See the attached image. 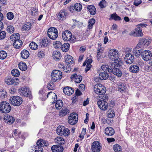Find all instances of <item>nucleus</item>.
<instances>
[{
  "instance_id": "obj_48",
  "label": "nucleus",
  "mask_w": 152,
  "mask_h": 152,
  "mask_svg": "<svg viewBox=\"0 0 152 152\" xmlns=\"http://www.w3.org/2000/svg\"><path fill=\"white\" fill-rule=\"evenodd\" d=\"M65 62L68 64H70L72 62V57L70 55H68L66 57H65Z\"/></svg>"
},
{
  "instance_id": "obj_32",
  "label": "nucleus",
  "mask_w": 152,
  "mask_h": 152,
  "mask_svg": "<svg viewBox=\"0 0 152 152\" xmlns=\"http://www.w3.org/2000/svg\"><path fill=\"white\" fill-rule=\"evenodd\" d=\"M70 47V44L68 43H65L62 45L61 47L63 52H66L68 51Z\"/></svg>"
},
{
  "instance_id": "obj_63",
  "label": "nucleus",
  "mask_w": 152,
  "mask_h": 152,
  "mask_svg": "<svg viewBox=\"0 0 152 152\" xmlns=\"http://www.w3.org/2000/svg\"><path fill=\"white\" fill-rule=\"evenodd\" d=\"M57 29L54 27H52L49 28L48 31V33H50L51 32H54L55 31H56Z\"/></svg>"
},
{
  "instance_id": "obj_57",
  "label": "nucleus",
  "mask_w": 152,
  "mask_h": 152,
  "mask_svg": "<svg viewBox=\"0 0 152 152\" xmlns=\"http://www.w3.org/2000/svg\"><path fill=\"white\" fill-rule=\"evenodd\" d=\"M62 131L63 132V133H64L63 135L66 136L69 134V130L68 129L63 128Z\"/></svg>"
},
{
  "instance_id": "obj_43",
  "label": "nucleus",
  "mask_w": 152,
  "mask_h": 152,
  "mask_svg": "<svg viewBox=\"0 0 152 152\" xmlns=\"http://www.w3.org/2000/svg\"><path fill=\"white\" fill-rule=\"evenodd\" d=\"M7 56V54L6 51L4 50L0 51V58L1 59H4L6 58Z\"/></svg>"
},
{
  "instance_id": "obj_26",
  "label": "nucleus",
  "mask_w": 152,
  "mask_h": 152,
  "mask_svg": "<svg viewBox=\"0 0 152 152\" xmlns=\"http://www.w3.org/2000/svg\"><path fill=\"white\" fill-rule=\"evenodd\" d=\"M150 41L145 39H140L139 42V43H141L140 44L141 45L143 48L146 47L150 44Z\"/></svg>"
},
{
  "instance_id": "obj_41",
  "label": "nucleus",
  "mask_w": 152,
  "mask_h": 152,
  "mask_svg": "<svg viewBox=\"0 0 152 152\" xmlns=\"http://www.w3.org/2000/svg\"><path fill=\"white\" fill-rule=\"evenodd\" d=\"M75 11L77 12L80 11L82 8V5L80 3H76L74 6Z\"/></svg>"
},
{
  "instance_id": "obj_27",
  "label": "nucleus",
  "mask_w": 152,
  "mask_h": 152,
  "mask_svg": "<svg viewBox=\"0 0 152 152\" xmlns=\"http://www.w3.org/2000/svg\"><path fill=\"white\" fill-rule=\"evenodd\" d=\"M69 113V111L68 109L66 107H63L60 112L59 115L60 116H65Z\"/></svg>"
},
{
  "instance_id": "obj_33",
  "label": "nucleus",
  "mask_w": 152,
  "mask_h": 152,
  "mask_svg": "<svg viewBox=\"0 0 152 152\" xmlns=\"http://www.w3.org/2000/svg\"><path fill=\"white\" fill-rule=\"evenodd\" d=\"M53 55L54 59L56 60H57L61 57V53L58 51H53Z\"/></svg>"
},
{
  "instance_id": "obj_47",
  "label": "nucleus",
  "mask_w": 152,
  "mask_h": 152,
  "mask_svg": "<svg viewBox=\"0 0 152 152\" xmlns=\"http://www.w3.org/2000/svg\"><path fill=\"white\" fill-rule=\"evenodd\" d=\"M20 38L19 34L18 33H16V34L12 35L10 36V39L12 41L19 39Z\"/></svg>"
},
{
  "instance_id": "obj_4",
  "label": "nucleus",
  "mask_w": 152,
  "mask_h": 152,
  "mask_svg": "<svg viewBox=\"0 0 152 152\" xmlns=\"http://www.w3.org/2000/svg\"><path fill=\"white\" fill-rule=\"evenodd\" d=\"M11 110V107L10 104L5 101L0 102V111L2 113H7Z\"/></svg>"
},
{
  "instance_id": "obj_64",
  "label": "nucleus",
  "mask_w": 152,
  "mask_h": 152,
  "mask_svg": "<svg viewBox=\"0 0 152 152\" xmlns=\"http://www.w3.org/2000/svg\"><path fill=\"white\" fill-rule=\"evenodd\" d=\"M91 65L90 64H87L85 69V72H87L91 68Z\"/></svg>"
},
{
  "instance_id": "obj_39",
  "label": "nucleus",
  "mask_w": 152,
  "mask_h": 152,
  "mask_svg": "<svg viewBox=\"0 0 152 152\" xmlns=\"http://www.w3.org/2000/svg\"><path fill=\"white\" fill-rule=\"evenodd\" d=\"M113 149L115 152H121L122 148L120 145L118 144L115 145L113 147Z\"/></svg>"
},
{
  "instance_id": "obj_44",
  "label": "nucleus",
  "mask_w": 152,
  "mask_h": 152,
  "mask_svg": "<svg viewBox=\"0 0 152 152\" xmlns=\"http://www.w3.org/2000/svg\"><path fill=\"white\" fill-rule=\"evenodd\" d=\"M12 75L15 77H17L19 76V71L17 69H14L11 71Z\"/></svg>"
},
{
  "instance_id": "obj_18",
  "label": "nucleus",
  "mask_w": 152,
  "mask_h": 152,
  "mask_svg": "<svg viewBox=\"0 0 152 152\" xmlns=\"http://www.w3.org/2000/svg\"><path fill=\"white\" fill-rule=\"evenodd\" d=\"M70 78L71 80L75 79V82L77 83H80L82 80V76L80 75H77L76 74H74L71 76Z\"/></svg>"
},
{
  "instance_id": "obj_55",
  "label": "nucleus",
  "mask_w": 152,
  "mask_h": 152,
  "mask_svg": "<svg viewBox=\"0 0 152 152\" xmlns=\"http://www.w3.org/2000/svg\"><path fill=\"white\" fill-rule=\"evenodd\" d=\"M7 96V93L6 91L3 90L0 91V97L1 98H4Z\"/></svg>"
},
{
  "instance_id": "obj_51",
  "label": "nucleus",
  "mask_w": 152,
  "mask_h": 152,
  "mask_svg": "<svg viewBox=\"0 0 152 152\" xmlns=\"http://www.w3.org/2000/svg\"><path fill=\"white\" fill-rule=\"evenodd\" d=\"M65 32H66V33L67 36L66 39H68V40H67L66 41H68L69 39L72 38V35L71 32L69 31L66 30L65 31Z\"/></svg>"
},
{
  "instance_id": "obj_31",
  "label": "nucleus",
  "mask_w": 152,
  "mask_h": 152,
  "mask_svg": "<svg viewBox=\"0 0 152 152\" xmlns=\"http://www.w3.org/2000/svg\"><path fill=\"white\" fill-rule=\"evenodd\" d=\"M87 8L91 14L92 15L95 14L96 12V9L94 6L92 5H88Z\"/></svg>"
},
{
  "instance_id": "obj_60",
  "label": "nucleus",
  "mask_w": 152,
  "mask_h": 152,
  "mask_svg": "<svg viewBox=\"0 0 152 152\" xmlns=\"http://www.w3.org/2000/svg\"><path fill=\"white\" fill-rule=\"evenodd\" d=\"M106 5V2L105 0L102 1L99 3V5L102 8L105 7Z\"/></svg>"
},
{
  "instance_id": "obj_9",
  "label": "nucleus",
  "mask_w": 152,
  "mask_h": 152,
  "mask_svg": "<svg viewBox=\"0 0 152 152\" xmlns=\"http://www.w3.org/2000/svg\"><path fill=\"white\" fill-rule=\"evenodd\" d=\"M10 100L11 104L15 106H19L23 102L22 98L18 96H15L11 97Z\"/></svg>"
},
{
  "instance_id": "obj_20",
  "label": "nucleus",
  "mask_w": 152,
  "mask_h": 152,
  "mask_svg": "<svg viewBox=\"0 0 152 152\" xmlns=\"http://www.w3.org/2000/svg\"><path fill=\"white\" fill-rule=\"evenodd\" d=\"M63 92L66 94L68 95H70L73 94L74 90L72 88L67 86L64 88Z\"/></svg>"
},
{
  "instance_id": "obj_42",
  "label": "nucleus",
  "mask_w": 152,
  "mask_h": 152,
  "mask_svg": "<svg viewBox=\"0 0 152 152\" xmlns=\"http://www.w3.org/2000/svg\"><path fill=\"white\" fill-rule=\"evenodd\" d=\"M29 46L31 49L33 50H36L38 48V46L37 44L34 42H32L30 43L29 44Z\"/></svg>"
},
{
  "instance_id": "obj_17",
  "label": "nucleus",
  "mask_w": 152,
  "mask_h": 152,
  "mask_svg": "<svg viewBox=\"0 0 152 152\" xmlns=\"http://www.w3.org/2000/svg\"><path fill=\"white\" fill-rule=\"evenodd\" d=\"M51 149L53 152H62L64 148L60 145H53Z\"/></svg>"
},
{
  "instance_id": "obj_7",
  "label": "nucleus",
  "mask_w": 152,
  "mask_h": 152,
  "mask_svg": "<svg viewBox=\"0 0 152 152\" xmlns=\"http://www.w3.org/2000/svg\"><path fill=\"white\" fill-rule=\"evenodd\" d=\"M105 99H104L103 100H99L97 102V104L101 110H105L108 107V104L106 102V101L108 99V96L106 97Z\"/></svg>"
},
{
  "instance_id": "obj_19",
  "label": "nucleus",
  "mask_w": 152,
  "mask_h": 152,
  "mask_svg": "<svg viewBox=\"0 0 152 152\" xmlns=\"http://www.w3.org/2000/svg\"><path fill=\"white\" fill-rule=\"evenodd\" d=\"M129 70L132 73H137L140 70L139 67L137 65L132 64L130 66Z\"/></svg>"
},
{
  "instance_id": "obj_36",
  "label": "nucleus",
  "mask_w": 152,
  "mask_h": 152,
  "mask_svg": "<svg viewBox=\"0 0 152 152\" xmlns=\"http://www.w3.org/2000/svg\"><path fill=\"white\" fill-rule=\"evenodd\" d=\"M19 68L22 70L25 71L27 69V66L24 62H20L18 64Z\"/></svg>"
},
{
  "instance_id": "obj_10",
  "label": "nucleus",
  "mask_w": 152,
  "mask_h": 152,
  "mask_svg": "<svg viewBox=\"0 0 152 152\" xmlns=\"http://www.w3.org/2000/svg\"><path fill=\"white\" fill-rule=\"evenodd\" d=\"M20 94L24 96L28 97L29 98H31V92L27 87H22L19 90Z\"/></svg>"
},
{
  "instance_id": "obj_59",
  "label": "nucleus",
  "mask_w": 152,
  "mask_h": 152,
  "mask_svg": "<svg viewBox=\"0 0 152 152\" xmlns=\"http://www.w3.org/2000/svg\"><path fill=\"white\" fill-rule=\"evenodd\" d=\"M6 33L5 31H2L0 32V39H4L6 36Z\"/></svg>"
},
{
  "instance_id": "obj_40",
  "label": "nucleus",
  "mask_w": 152,
  "mask_h": 152,
  "mask_svg": "<svg viewBox=\"0 0 152 152\" xmlns=\"http://www.w3.org/2000/svg\"><path fill=\"white\" fill-rule=\"evenodd\" d=\"M63 103L61 100H58L56 101L55 107L57 109H60L63 106Z\"/></svg>"
},
{
  "instance_id": "obj_61",
  "label": "nucleus",
  "mask_w": 152,
  "mask_h": 152,
  "mask_svg": "<svg viewBox=\"0 0 152 152\" xmlns=\"http://www.w3.org/2000/svg\"><path fill=\"white\" fill-rule=\"evenodd\" d=\"M64 10H62L58 14V15H59V17L60 18H62L63 17H64Z\"/></svg>"
},
{
  "instance_id": "obj_28",
  "label": "nucleus",
  "mask_w": 152,
  "mask_h": 152,
  "mask_svg": "<svg viewBox=\"0 0 152 152\" xmlns=\"http://www.w3.org/2000/svg\"><path fill=\"white\" fill-rule=\"evenodd\" d=\"M47 97H50L52 98L53 99L52 103H55L56 101L57 100V96L56 94L52 92H49L47 95Z\"/></svg>"
},
{
  "instance_id": "obj_25",
  "label": "nucleus",
  "mask_w": 152,
  "mask_h": 152,
  "mask_svg": "<svg viewBox=\"0 0 152 152\" xmlns=\"http://www.w3.org/2000/svg\"><path fill=\"white\" fill-rule=\"evenodd\" d=\"M58 35L57 30L56 31H54V32H51L50 33L48 34V36L50 39L53 40L55 39L57 37Z\"/></svg>"
},
{
  "instance_id": "obj_29",
  "label": "nucleus",
  "mask_w": 152,
  "mask_h": 152,
  "mask_svg": "<svg viewBox=\"0 0 152 152\" xmlns=\"http://www.w3.org/2000/svg\"><path fill=\"white\" fill-rule=\"evenodd\" d=\"M13 45L14 47L17 49L19 48L22 45V42L21 40L18 39L14 40Z\"/></svg>"
},
{
  "instance_id": "obj_46",
  "label": "nucleus",
  "mask_w": 152,
  "mask_h": 152,
  "mask_svg": "<svg viewBox=\"0 0 152 152\" xmlns=\"http://www.w3.org/2000/svg\"><path fill=\"white\" fill-rule=\"evenodd\" d=\"M95 22V20L94 18L90 19L88 21V28L89 29H91L93 25L94 24Z\"/></svg>"
},
{
  "instance_id": "obj_13",
  "label": "nucleus",
  "mask_w": 152,
  "mask_h": 152,
  "mask_svg": "<svg viewBox=\"0 0 152 152\" xmlns=\"http://www.w3.org/2000/svg\"><path fill=\"white\" fill-rule=\"evenodd\" d=\"M134 57L131 53H127L124 57L125 61L126 64H129L132 63L134 61Z\"/></svg>"
},
{
  "instance_id": "obj_23",
  "label": "nucleus",
  "mask_w": 152,
  "mask_h": 152,
  "mask_svg": "<svg viewBox=\"0 0 152 152\" xmlns=\"http://www.w3.org/2000/svg\"><path fill=\"white\" fill-rule=\"evenodd\" d=\"M126 87L124 84L121 83H120L118 86V90L122 93L126 92L127 91Z\"/></svg>"
},
{
  "instance_id": "obj_5",
  "label": "nucleus",
  "mask_w": 152,
  "mask_h": 152,
  "mask_svg": "<svg viewBox=\"0 0 152 152\" xmlns=\"http://www.w3.org/2000/svg\"><path fill=\"white\" fill-rule=\"evenodd\" d=\"M51 77L52 80L53 82H56V81L59 80L62 77V72L57 70H55L51 73Z\"/></svg>"
},
{
  "instance_id": "obj_12",
  "label": "nucleus",
  "mask_w": 152,
  "mask_h": 152,
  "mask_svg": "<svg viewBox=\"0 0 152 152\" xmlns=\"http://www.w3.org/2000/svg\"><path fill=\"white\" fill-rule=\"evenodd\" d=\"M151 56V52L149 50H145L142 53L141 57L145 61H147L150 60Z\"/></svg>"
},
{
  "instance_id": "obj_8",
  "label": "nucleus",
  "mask_w": 152,
  "mask_h": 152,
  "mask_svg": "<svg viewBox=\"0 0 152 152\" xmlns=\"http://www.w3.org/2000/svg\"><path fill=\"white\" fill-rule=\"evenodd\" d=\"M102 149V145L99 141H94L92 143L91 147L92 152H100Z\"/></svg>"
},
{
  "instance_id": "obj_50",
  "label": "nucleus",
  "mask_w": 152,
  "mask_h": 152,
  "mask_svg": "<svg viewBox=\"0 0 152 152\" xmlns=\"http://www.w3.org/2000/svg\"><path fill=\"white\" fill-rule=\"evenodd\" d=\"M133 53L137 57L140 56L141 54L142 53V52L139 51L138 50L133 49Z\"/></svg>"
},
{
  "instance_id": "obj_24",
  "label": "nucleus",
  "mask_w": 152,
  "mask_h": 152,
  "mask_svg": "<svg viewBox=\"0 0 152 152\" xmlns=\"http://www.w3.org/2000/svg\"><path fill=\"white\" fill-rule=\"evenodd\" d=\"M135 33H136L137 36L138 37H142L143 35L142 29L140 27H137L136 29L135 32L133 31H132L130 34V35H133Z\"/></svg>"
},
{
  "instance_id": "obj_53",
  "label": "nucleus",
  "mask_w": 152,
  "mask_h": 152,
  "mask_svg": "<svg viewBox=\"0 0 152 152\" xmlns=\"http://www.w3.org/2000/svg\"><path fill=\"white\" fill-rule=\"evenodd\" d=\"M7 17L9 20H11L14 18V15L12 12H10L7 14Z\"/></svg>"
},
{
  "instance_id": "obj_58",
  "label": "nucleus",
  "mask_w": 152,
  "mask_h": 152,
  "mask_svg": "<svg viewBox=\"0 0 152 152\" xmlns=\"http://www.w3.org/2000/svg\"><path fill=\"white\" fill-rule=\"evenodd\" d=\"M53 82H50L47 85V87L49 90H53L54 89V88L53 87Z\"/></svg>"
},
{
  "instance_id": "obj_21",
  "label": "nucleus",
  "mask_w": 152,
  "mask_h": 152,
  "mask_svg": "<svg viewBox=\"0 0 152 152\" xmlns=\"http://www.w3.org/2000/svg\"><path fill=\"white\" fill-rule=\"evenodd\" d=\"M49 43H50L49 39L47 37H45L42 39L40 44L42 47H46Z\"/></svg>"
},
{
  "instance_id": "obj_52",
  "label": "nucleus",
  "mask_w": 152,
  "mask_h": 152,
  "mask_svg": "<svg viewBox=\"0 0 152 152\" xmlns=\"http://www.w3.org/2000/svg\"><path fill=\"white\" fill-rule=\"evenodd\" d=\"M7 31L9 33H13L14 31V28L12 26L10 25L7 26Z\"/></svg>"
},
{
  "instance_id": "obj_1",
  "label": "nucleus",
  "mask_w": 152,
  "mask_h": 152,
  "mask_svg": "<svg viewBox=\"0 0 152 152\" xmlns=\"http://www.w3.org/2000/svg\"><path fill=\"white\" fill-rule=\"evenodd\" d=\"M119 63L113 62L111 63L109 66V69H108V72L109 73L113 72V74L118 77H120L122 76V72L120 70V68L123 64L122 62L121 65L118 66L117 65Z\"/></svg>"
},
{
  "instance_id": "obj_6",
  "label": "nucleus",
  "mask_w": 152,
  "mask_h": 152,
  "mask_svg": "<svg viewBox=\"0 0 152 152\" xmlns=\"http://www.w3.org/2000/svg\"><path fill=\"white\" fill-rule=\"evenodd\" d=\"M94 91L97 94L102 95L106 91V88L101 84L96 85L94 87Z\"/></svg>"
},
{
  "instance_id": "obj_56",
  "label": "nucleus",
  "mask_w": 152,
  "mask_h": 152,
  "mask_svg": "<svg viewBox=\"0 0 152 152\" xmlns=\"http://www.w3.org/2000/svg\"><path fill=\"white\" fill-rule=\"evenodd\" d=\"M115 116L114 111L113 110H111L109 113H108V117L109 118H112Z\"/></svg>"
},
{
  "instance_id": "obj_22",
  "label": "nucleus",
  "mask_w": 152,
  "mask_h": 152,
  "mask_svg": "<svg viewBox=\"0 0 152 152\" xmlns=\"http://www.w3.org/2000/svg\"><path fill=\"white\" fill-rule=\"evenodd\" d=\"M105 133L106 135L108 136H112L115 133L114 129L112 127H108L105 129Z\"/></svg>"
},
{
  "instance_id": "obj_16",
  "label": "nucleus",
  "mask_w": 152,
  "mask_h": 152,
  "mask_svg": "<svg viewBox=\"0 0 152 152\" xmlns=\"http://www.w3.org/2000/svg\"><path fill=\"white\" fill-rule=\"evenodd\" d=\"M4 121L7 124L10 125L12 124L15 121L14 118L8 115H7L4 118Z\"/></svg>"
},
{
  "instance_id": "obj_11",
  "label": "nucleus",
  "mask_w": 152,
  "mask_h": 152,
  "mask_svg": "<svg viewBox=\"0 0 152 152\" xmlns=\"http://www.w3.org/2000/svg\"><path fill=\"white\" fill-rule=\"evenodd\" d=\"M75 113H71L68 117V121L71 125H73L76 124L78 121V117Z\"/></svg>"
},
{
  "instance_id": "obj_34",
  "label": "nucleus",
  "mask_w": 152,
  "mask_h": 152,
  "mask_svg": "<svg viewBox=\"0 0 152 152\" xmlns=\"http://www.w3.org/2000/svg\"><path fill=\"white\" fill-rule=\"evenodd\" d=\"M55 142L60 145L64 144L65 143L64 139L61 137H57L55 140Z\"/></svg>"
},
{
  "instance_id": "obj_62",
  "label": "nucleus",
  "mask_w": 152,
  "mask_h": 152,
  "mask_svg": "<svg viewBox=\"0 0 152 152\" xmlns=\"http://www.w3.org/2000/svg\"><path fill=\"white\" fill-rule=\"evenodd\" d=\"M38 56L39 57L42 58L45 56L44 52L43 51H40L38 52Z\"/></svg>"
},
{
  "instance_id": "obj_37",
  "label": "nucleus",
  "mask_w": 152,
  "mask_h": 152,
  "mask_svg": "<svg viewBox=\"0 0 152 152\" xmlns=\"http://www.w3.org/2000/svg\"><path fill=\"white\" fill-rule=\"evenodd\" d=\"M111 19H114L115 20H119L121 19V18L120 17L118 16L116 13L115 12L112 14H111L110 18H109V20H110Z\"/></svg>"
},
{
  "instance_id": "obj_45",
  "label": "nucleus",
  "mask_w": 152,
  "mask_h": 152,
  "mask_svg": "<svg viewBox=\"0 0 152 152\" xmlns=\"http://www.w3.org/2000/svg\"><path fill=\"white\" fill-rule=\"evenodd\" d=\"M53 45L55 48L59 49L61 48L62 46V44L59 41H56L55 42H53Z\"/></svg>"
},
{
  "instance_id": "obj_30",
  "label": "nucleus",
  "mask_w": 152,
  "mask_h": 152,
  "mask_svg": "<svg viewBox=\"0 0 152 152\" xmlns=\"http://www.w3.org/2000/svg\"><path fill=\"white\" fill-rule=\"evenodd\" d=\"M21 57L24 59L27 58L29 56V52L26 50H24L21 52Z\"/></svg>"
},
{
  "instance_id": "obj_49",
  "label": "nucleus",
  "mask_w": 152,
  "mask_h": 152,
  "mask_svg": "<svg viewBox=\"0 0 152 152\" xmlns=\"http://www.w3.org/2000/svg\"><path fill=\"white\" fill-rule=\"evenodd\" d=\"M140 43H139L137 46L134 48L133 49L138 50L139 51L143 52V47L140 44Z\"/></svg>"
},
{
  "instance_id": "obj_2",
  "label": "nucleus",
  "mask_w": 152,
  "mask_h": 152,
  "mask_svg": "<svg viewBox=\"0 0 152 152\" xmlns=\"http://www.w3.org/2000/svg\"><path fill=\"white\" fill-rule=\"evenodd\" d=\"M109 57L111 60L114 61V62L119 63L117 64L119 66L121 65L122 62L121 58H119V54L118 50H111L109 51Z\"/></svg>"
},
{
  "instance_id": "obj_3",
  "label": "nucleus",
  "mask_w": 152,
  "mask_h": 152,
  "mask_svg": "<svg viewBox=\"0 0 152 152\" xmlns=\"http://www.w3.org/2000/svg\"><path fill=\"white\" fill-rule=\"evenodd\" d=\"M101 68L103 71L99 73V78L101 80H105L108 78L109 77L108 71L109 69V66L107 65H103L101 66Z\"/></svg>"
},
{
  "instance_id": "obj_54",
  "label": "nucleus",
  "mask_w": 152,
  "mask_h": 152,
  "mask_svg": "<svg viewBox=\"0 0 152 152\" xmlns=\"http://www.w3.org/2000/svg\"><path fill=\"white\" fill-rule=\"evenodd\" d=\"M63 128L61 127L57 128L56 129L57 133L59 135L62 136L64 134V133H63V132L62 131Z\"/></svg>"
},
{
  "instance_id": "obj_38",
  "label": "nucleus",
  "mask_w": 152,
  "mask_h": 152,
  "mask_svg": "<svg viewBox=\"0 0 152 152\" xmlns=\"http://www.w3.org/2000/svg\"><path fill=\"white\" fill-rule=\"evenodd\" d=\"M30 152H43V148L37 147L36 146H34L30 150Z\"/></svg>"
},
{
  "instance_id": "obj_35",
  "label": "nucleus",
  "mask_w": 152,
  "mask_h": 152,
  "mask_svg": "<svg viewBox=\"0 0 152 152\" xmlns=\"http://www.w3.org/2000/svg\"><path fill=\"white\" fill-rule=\"evenodd\" d=\"M31 25L29 22L26 23L23 25L22 28V30L23 31L29 30L31 28Z\"/></svg>"
},
{
  "instance_id": "obj_14",
  "label": "nucleus",
  "mask_w": 152,
  "mask_h": 152,
  "mask_svg": "<svg viewBox=\"0 0 152 152\" xmlns=\"http://www.w3.org/2000/svg\"><path fill=\"white\" fill-rule=\"evenodd\" d=\"M37 147L42 148V147H47L49 145L48 142L42 139L38 140L37 142Z\"/></svg>"
},
{
  "instance_id": "obj_15",
  "label": "nucleus",
  "mask_w": 152,
  "mask_h": 152,
  "mask_svg": "<svg viewBox=\"0 0 152 152\" xmlns=\"http://www.w3.org/2000/svg\"><path fill=\"white\" fill-rule=\"evenodd\" d=\"M19 81L18 79L17 78H8L6 80L5 82L9 85L14 84V85H17L19 84Z\"/></svg>"
}]
</instances>
